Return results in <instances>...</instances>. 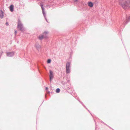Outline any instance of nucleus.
Returning a JSON list of instances; mask_svg holds the SVG:
<instances>
[{
	"instance_id": "obj_1",
	"label": "nucleus",
	"mask_w": 130,
	"mask_h": 130,
	"mask_svg": "<svg viewBox=\"0 0 130 130\" xmlns=\"http://www.w3.org/2000/svg\"><path fill=\"white\" fill-rule=\"evenodd\" d=\"M118 1L120 5L124 9H126L129 8V0H118Z\"/></svg>"
},
{
	"instance_id": "obj_2",
	"label": "nucleus",
	"mask_w": 130,
	"mask_h": 130,
	"mask_svg": "<svg viewBox=\"0 0 130 130\" xmlns=\"http://www.w3.org/2000/svg\"><path fill=\"white\" fill-rule=\"evenodd\" d=\"M71 62H68L66 64V72L67 73H70V69L71 67Z\"/></svg>"
},
{
	"instance_id": "obj_3",
	"label": "nucleus",
	"mask_w": 130,
	"mask_h": 130,
	"mask_svg": "<svg viewBox=\"0 0 130 130\" xmlns=\"http://www.w3.org/2000/svg\"><path fill=\"white\" fill-rule=\"evenodd\" d=\"M48 32H44L42 35H40L38 37L39 39L41 40L43 38H46L47 37L46 35L47 34Z\"/></svg>"
},
{
	"instance_id": "obj_4",
	"label": "nucleus",
	"mask_w": 130,
	"mask_h": 130,
	"mask_svg": "<svg viewBox=\"0 0 130 130\" xmlns=\"http://www.w3.org/2000/svg\"><path fill=\"white\" fill-rule=\"evenodd\" d=\"M18 28L19 30L22 31H23L24 30V28L23 27L21 22L19 20L18 24Z\"/></svg>"
},
{
	"instance_id": "obj_5",
	"label": "nucleus",
	"mask_w": 130,
	"mask_h": 130,
	"mask_svg": "<svg viewBox=\"0 0 130 130\" xmlns=\"http://www.w3.org/2000/svg\"><path fill=\"white\" fill-rule=\"evenodd\" d=\"M50 74V79L51 81L54 78V73L51 70H49Z\"/></svg>"
},
{
	"instance_id": "obj_6",
	"label": "nucleus",
	"mask_w": 130,
	"mask_h": 130,
	"mask_svg": "<svg viewBox=\"0 0 130 130\" xmlns=\"http://www.w3.org/2000/svg\"><path fill=\"white\" fill-rule=\"evenodd\" d=\"M14 54L13 52H9L7 53V56H13Z\"/></svg>"
},
{
	"instance_id": "obj_7",
	"label": "nucleus",
	"mask_w": 130,
	"mask_h": 130,
	"mask_svg": "<svg viewBox=\"0 0 130 130\" xmlns=\"http://www.w3.org/2000/svg\"><path fill=\"white\" fill-rule=\"evenodd\" d=\"M88 5L90 7H92L93 6V4L91 2H88Z\"/></svg>"
},
{
	"instance_id": "obj_8",
	"label": "nucleus",
	"mask_w": 130,
	"mask_h": 130,
	"mask_svg": "<svg viewBox=\"0 0 130 130\" xmlns=\"http://www.w3.org/2000/svg\"><path fill=\"white\" fill-rule=\"evenodd\" d=\"M3 12L2 11H1L0 12V18L2 19L3 18Z\"/></svg>"
},
{
	"instance_id": "obj_9",
	"label": "nucleus",
	"mask_w": 130,
	"mask_h": 130,
	"mask_svg": "<svg viewBox=\"0 0 130 130\" xmlns=\"http://www.w3.org/2000/svg\"><path fill=\"white\" fill-rule=\"evenodd\" d=\"M13 5H11L10 6V10L11 12H12L13 11Z\"/></svg>"
},
{
	"instance_id": "obj_10",
	"label": "nucleus",
	"mask_w": 130,
	"mask_h": 130,
	"mask_svg": "<svg viewBox=\"0 0 130 130\" xmlns=\"http://www.w3.org/2000/svg\"><path fill=\"white\" fill-rule=\"evenodd\" d=\"M40 6L41 7V8H42V12H43V14H44V8H43V5L42 4H41Z\"/></svg>"
},
{
	"instance_id": "obj_11",
	"label": "nucleus",
	"mask_w": 130,
	"mask_h": 130,
	"mask_svg": "<svg viewBox=\"0 0 130 130\" xmlns=\"http://www.w3.org/2000/svg\"><path fill=\"white\" fill-rule=\"evenodd\" d=\"M60 91V89L59 88H57L56 89V91L57 93H59Z\"/></svg>"
},
{
	"instance_id": "obj_12",
	"label": "nucleus",
	"mask_w": 130,
	"mask_h": 130,
	"mask_svg": "<svg viewBox=\"0 0 130 130\" xmlns=\"http://www.w3.org/2000/svg\"><path fill=\"white\" fill-rule=\"evenodd\" d=\"M51 59H48L47 60V62L48 63H51Z\"/></svg>"
},
{
	"instance_id": "obj_13",
	"label": "nucleus",
	"mask_w": 130,
	"mask_h": 130,
	"mask_svg": "<svg viewBox=\"0 0 130 130\" xmlns=\"http://www.w3.org/2000/svg\"><path fill=\"white\" fill-rule=\"evenodd\" d=\"M74 2H78V0H74Z\"/></svg>"
},
{
	"instance_id": "obj_14",
	"label": "nucleus",
	"mask_w": 130,
	"mask_h": 130,
	"mask_svg": "<svg viewBox=\"0 0 130 130\" xmlns=\"http://www.w3.org/2000/svg\"><path fill=\"white\" fill-rule=\"evenodd\" d=\"M80 103H81L82 105H83L84 106V107H85V106L84 105H83V103H82V102H80Z\"/></svg>"
},
{
	"instance_id": "obj_15",
	"label": "nucleus",
	"mask_w": 130,
	"mask_h": 130,
	"mask_svg": "<svg viewBox=\"0 0 130 130\" xmlns=\"http://www.w3.org/2000/svg\"><path fill=\"white\" fill-rule=\"evenodd\" d=\"M48 87H46L45 88V89L46 90H48Z\"/></svg>"
},
{
	"instance_id": "obj_16",
	"label": "nucleus",
	"mask_w": 130,
	"mask_h": 130,
	"mask_svg": "<svg viewBox=\"0 0 130 130\" xmlns=\"http://www.w3.org/2000/svg\"><path fill=\"white\" fill-rule=\"evenodd\" d=\"M101 122L103 123L104 124L106 125V124L105 123H104L102 121H101Z\"/></svg>"
},
{
	"instance_id": "obj_17",
	"label": "nucleus",
	"mask_w": 130,
	"mask_h": 130,
	"mask_svg": "<svg viewBox=\"0 0 130 130\" xmlns=\"http://www.w3.org/2000/svg\"><path fill=\"white\" fill-rule=\"evenodd\" d=\"M46 7H50V6L49 5H47L46 6Z\"/></svg>"
},
{
	"instance_id": "obj_18",
	"label": "nucleus",
	"mask_w": 130,
	"mask_h": 130,
	"mask_svg": "<svg viewBox=\"0 0 130 130\" xmlns=\"http://www.w3.org/2000/svg\"><path fill=\"white\" fill-rule=\"evenodd\" d=\"M6 24L7 25H8V23H7V22H6Z\"/></svg>"
},
{
	"instance_id": "obj_19",
	"label": "nucleus",
	"mask_w": 130,
	"mask_h": 130,
	"mask_svg": "<svg viewBox=\"0 0 130 130\" xmlns=\"http://www.w3.org/2000/svg\"><path fill=\"white\" fill-rule=\"evenodd\" d=\"M17 31H15V34H16L17 33Z\"/></svg>"
}]
</instances>
